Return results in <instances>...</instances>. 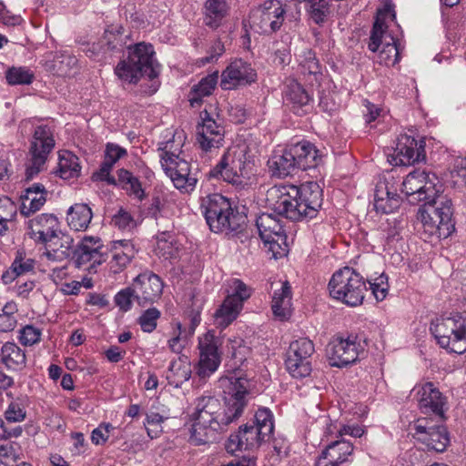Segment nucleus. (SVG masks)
<instances>
[{
    "mask_svg": "<svg viewBox=\"0 0 466 466\" xmlns=\"http://www.w3.org/2000/svg\"><path fill=\"white\" fill-rule=\"evenodd\" d=\"M132 286L137 294V304L147 307L161 298L164 283L158 275L146 270L133 279Z\"/></svg>",
    "mask_w": 466,
    "mask_h": 466,
    "instance_id": "obj_18",
    "label": "nucleus"
},
{
    "mask_svg": "<svg viewBox=\"0 0 466 466\" xmlns=\"http://www.w3.org/2000/svg\"><path fill=\"white\" fill-rule=\"evenodd\" d=\"M200 117L202 122L197 127V141L201 149L208 152L220 147L224 141V127L210 117L207 110L200 113Z\"/></svg>",
    "mask_w": 466,
    "mask_h": 466,
    "instance_id": "obj_22",
    "label": "nucleus"
},
{
    "mask_svg": "<svg viewBox=\"0 0 466 466\" xmlns=\"http://www.w3.org/2000/svg\"><path fill=\"white\" fill-rule=\"evenodd\" d=\"M402 228V220L397 218H388L385 223H381L380 228L387 245L391 246L401 239Z\"/></svg>",
    "mask_w": 466,
    "mask_h": 466,
    "instance_id": "obj_43",
    "label": "nucleus"
},
{
    "mask_svg": "<svg viewBox=\"0 0 466 466\" xmlns=\"http://www.w3.org/2000/svg\"><path fill=\"white\" fill-rule=\"evenodd\" d=\"M256 172L255 157L246 145H236L229 147L219 162L210 170L212 177L222 178L224 181L237 186L246 184Z\"/></svg>",
    "mask_w": 466,
    "mask_h": 466,
    "instance_id": "obj_8",
    "label": "nucleus"
},
{
    "mask_svg": "<svg viewBox=\"0 0 466 466\" xmlns=\"http://www.w3.org/2000/svg\"><path fill=\"white\" fill-rule=\"evenodd\" d=\"M130 253H123L119 251V248L116 245L114 247L113 256L111 259V268L115 273L121 271L124 268H126L131 261Z\"/></svg>",
    "mask_w": 466,
    "mask_h": 466,
    "instance_id": "obj_56",
    "label": "nucleus"
},
{
    "mask_svg": "<svg viewBox=\"0 0 466 466\" xmlns=\"http://www.w3.org/2000/svg\"><path fill=\"white\" fill-rule=\"evenodd\" d=\"M112 224L121 230L132 229L136 223L133 217L127 211L120 209L113 218Z\"/></svg>",
    "mask_w": 466,
    "mask_h": 466,
    "instance_id": "obj_55",
    "label": "nucleus"
},
{
    "mask_svg": "<svg viewBox=\"0 0 466 466\" xmlns=\"http://www.w3.org/2000/svg\"><path fill=\"white\" fill-rule=\"evenodd\" d=\"M251 425L258 428L262 435L269 439L274 431L273 414L270 410L268 408L258 409L255 413Z\"/></svg>",
    "mask_w": 466,
    "mask_h": 466,
    "instance_id": "obj_41",
    "label": "nucleus"
},
{
    "mask_svg": "<svg viewBox=\"0 0 466 466\" xmlns=\"http://www.w3.org/2000/svg\"><path fill=\"white\" fill-rule=\"evenodd\" d=\"M17 324L15 316H7L0 313V332L12 331Z\"/></svg>",
    "mask_w": 466,
    "mask_h": 466,
    "instance_id": "obj_63",
    "label": "nucleus"
},
{
    "mask_svg": "<svg viewBox=\"0 0 466 466\" xmlns=\"http://www.w3.org/2000/svg\"><path fill=\"white\" fill-rule=\"evenodd\" d=\"M401 191L412 198L410 202L425 201L417 213L423 231L428 237L447 238L455 229L453 208L450 198L440 195L441 185L435 174L415 170L401 183Z\"/></svg>",
    "mask_w": 466,
    "mask_h": 466,
    "instance_id": "obj_2",
    "label": "nucleus"
},
{
    "mask_svg": "<svg viewBox=\"0 0 466 466\" xmlns=\"http://www.w3.org/2000/svg\"><path fill=\"white\" fill-rule=\"evenodd\" d=\"M173 141L165 142L164 146L160 147L161 154V166L166 174L177 173L182 175L190 174L189 163L184 159H180L177 150H173Z\"/></svg>",
    "mask_w": 466,
    "mask_h": 466,
    "instance_id": "obj_30",
    "label": "nucleus"
},
{
    "mask_svg": "<svg viewBox=\"0 0 466 466\" xmlns=\"http://www.w3.org/2000/svg\"><path fill=\"white\" fill-rule=\"evenodd\" d=\"M285 13L279 0H267L250 11L248 23L254 32L268 35L279 30Z\"/></svg>",
    "mask_w": 466,
    "mask_h": 466,
    "instance_id": "obj_12",
    "label": "nucleus"
},
{
    "mask_svg": "<svg viewBox=\"0 0 466 466\" xmlns=\"http://www.w3.org/2000/svg\"><path fill=\"white\" fill-rule=\"evenodd\" d=\"M33 78V73L24 67H12L6 73V80L10 85H29Z\"/></svg>",
    "mask_w": 466,
    "mask_h": 466,
    "instance_id": "obj_48",
    "label": "nucleus"
},
{
    "mask_svg": "<svg viewBox=\"0 0 466 466\" xmlns=\"http://www.w3.org/2000/svg\"><path fill=\"white\" fill-rule=\"evenodd\" d=\"M160 311L157 308L145 310L138 319V323L144 332H152L157 328V321L160 318Z\"/></svg>",
    "mask_w": 466,
    "mask_h": 466,
    "instance_id": "obj_50",
    "label": "nucleus"
},
{
    "mask_svg": "<svg viewBox=\"0 0 466 466\" xmlns=\"http://www.w3.org/2000/svg\"><path fill=\"white\" fill-rule=\"evenodd\" d=\"M200 211L211 231L215 233L241 232L246 225V216L234 208L220 194L208 195L201 198Z\"/></svg>",
    "mask_w": 466,
    "mask_h": 466,
    "instance_id": "obj_7",
    "label": "nucleus"
},
{
    "mask_svg": "<svg viewBox=\"0 0 466 466\" xmlns=\"http://www.w3.org/2000/svg\"><path fill=\"white\" fill-rule=\"evenodd\" d=\"M5 418L9 422H19L25 420V412L16 403H11L5 412Z\"/></svg>",
    "mask_w": 466,
    "mask_h": 466,
    "instance_id": "obj_60",
    "label": "nucleus"
},
{
    "mask_svg": "<svg viewBox=\"0 0 466 466\" xmlns=\"http://www.w3.org/2000/svg\"><path fill=\"white\" fill-rule=\"evenodd\" d=\"M56 146L54 129L48 125H39L34 129L25 163V180L34 179L45 169L49 154Z\"/></svg>",
    "mask_w": 466,
    "mask_h": 466,
    "instance_id": "obj_11",
    "label": "nucleus"
},
{
    "mask_svg": "<svg viewBox=\"0 0 466 466\" xmlns=\"http://www.w3.org/2000/svg\"><path fill=\"white\" fill-rule=\"evenodd\" d=\"M430 329L441 348L458 354L466 351V315L436 319Z\"/></svg>",
    "mask_w": 466,
    "mask_h": 466,
    "instance_id": "obj_10",
    "label": "nucleus"
},
{
    "mask_svg": "<svg viewBox=\"0 0 466 466\" xmlns=\"http://www.w3.org/2000/svg\"><path fill=\"white\" fill-rule=\"evenodd\" d=\"M242 308L243 306L235 302L234 299L226 298L214 315L216 324L225 329L237 319Z\"/></svg>",
    "mask_w": 466,
    "mask_h": 466,
    "instance_id": "obj_38",
    "label": "nucleus"
},
{
    "mask_svg": "<svg viewBox=\"0 0 466 466\" xmlns=\"http://www.w3.org/2000/svg\"><path fill=\"white\" fill-rule=\"evenodd\" d=\"M220 345V339L215 335L214 331L209 330L199 337V360L197 375L200 380H206L218 369L221 363Z\"/></svg>",
    "mask_w": 466,
    "mask_h": 466,
    "instance_id": "obj_15",
    "label": "nucleus"
},
{
    "mask_svg": "<svg viewBox=\"0 0 466 466\" xmlns=\"http://www.w3.org/2000/svg\"><path fill=\"white\" fill-rule=\"evenodd\" d=\"M268 201L274 213L291 221L313 218L322 206V189L316 182L300 187L279 185L267 192Z\"/></svg>",
    "mask_w": 466,
    "mask_h": 466,
    "instance_id": "obj_4",
    "label": "nucleus"
},
{
    "mask_svg": "<svg viewBox=\"0 0 466 466\" xmlns=\"http://www.w3.org/2000/svg\"><path fill=\"white\" fill-rule=\"evenodd\" d=\"M369 289L378 301H382L389 291L388 276L381 273L376 278L370 277L367 279Z\"/></svg>",
    "mask_w": 466,
    "mask_h": 466,
    "instance_id": "obj_47",
    "label": "nucleus"
},
{
    "mask_svg": "<svg viewBox=\"0 0 466 466\" xmlns=\"http://www.w3.org/2000/svg\"><path fill=\"white\" fill-rule=\"evenodd\" d=\"M232 293L227 298L234 299L235 302L240 303L243 306L245 300H247L250 295V289L240 279H235L231 284Z\"/></svg>",
    "mask_w": 466,
    "mask_h": 466,
    "instance_id": "obj_53",
    "label": "nucleus"
},
{
    "mask_svg": "<svg viewBox=\"0 0 466 466\" xmlns=\"http://www.w3.org/2000/svg\"><path fill=\"white\" fill-rule=\"evenodd\" d=\"M257 74L250 64L242 59L232 61L222 72L220 86L230 90L238 86L249 85L256 81Z\"/></svg>",
    "mask_w": 466,
    "mask_h": 466,
    "instance_id": "obj_23",
    "label": "nucleus"
},
{
    "mask_svg": "<svg viewBox=\"0 0 466 466\" xmlns=\"http://www.w3.org/2000/svg\"><path fill=\"white\" fill-rule=\"evenodd\" d=\"M127 150L124 147L113 143H108L105 151V160L100 167L101 175H108L113 166L124 156Z\"/></svg>",
    "mask_w": 466,
    "mask_h": 466,
    "instance_id": "obj_42",
    "label": "nucleus"
},
{
    "mask_svg": "<svg viewBox=\"0 0 466 466\" xmlns=\"http://www.w3.org/2000/svg\"><path fill=\"white\" fill-rule=\"evenodd\" d=\"M320 162L321 156L316 147L309 141H300L273 151L268 160V167L272 177L281 178L296 170L314 168Z\"/></svg>",
    "mask_w": 466,
    "mask_h": 466,
    "instance_id": "obj_6",
    "label": "nucleus"
},
{
    "mask_svg": "<svg viewBox=\"0 0 466 466\" xmlns=\"http://www.w3.org/2000/svg\"><path fill=\"white\" fill-rule=\"evenodd\" d=\"M27 235L37 243L46 244L59 232V221L53 214H40L26 222Z\"/></svg>",
    "mask_w": 466,
    "mask_h": 466,
    "instance_id": "obj_25",
    "label": "nucleus"
},
{
    "mask_svg": "<svg viewBox=\"0 0 466 466\" xmlns=\"http://www.w3.org/2000/svg\"><path fill=\"white\" fill-rule=\"evenodd\" d=\"M284 100L295 114L303 115L309 108L311 97L299 83L290 81L286 86Z\"/></svg>",
    "mask_w": 466,
    "mask_h": 466,
    "instance_id": "obj_29",
    "label": "nucleus"
},
{
    "mask_svg": "<svg viewBox=\"0 0 466 466\" xmlns=\"http://www.w3.org/2000/svg\"><path fill=\"white\" fill-rule=\"evenodd\" d=\"M420 411L424 414H433L439 421L445 420L446 399L433 383L427 382L416 386L412 390Z\"/></svg>",
    "mask_w": 466,
    "mask_h": 466,
    "instance_id": "obj_19",
    "label": "nucleus"
},
{
    "mask_svg": "<svg viewBox=\"0 0 466 466\" xmlns=\"http://www.w3.org/2000/svg\"><path fill=\"white\" fill-rule=\"evenodd\" d=\"M224 51L225 47L223 43L220 40L215 41L208 51L209 55L202 58L203 64L211 63L217 60L224 53Z\"/></svg>",
    "mask_w": 466,
    "mask_h": 466,
    "instance_id": "obj_61",
    "label": "nucleus"
},
{
    "mask_svg": "<svg viewBox=\"0 0 466 466\" xmlns=\"http://www.w3.org/2000/svg\"><path fill=\"white\" fill-rule=\"evenodd\" d=\"M353 450V444L344 439L334 441L322 451L315 465L342 466L343 463L350 461Z\"/></svg>",
    "mask_w": 466,
    "mask_h": 466,
    "instance_id": "obj_27",
    "label": "nucleus"
},
{
    "mask_svg": "<svg viewBox=\"0 0 466 466\" xmlns=\"http://www.w3.org/2000/svg\"><path fill=\"white\" fill-rule=\"evenodd\" d=\"M364 430L360 425H344L339 430V435H350L355 438H360L363 435Z\"/></svg>",
    "mask_w": 466,
    "mask_h": 466,
    "instance_id": "obj_64",
    "label": "nucleus"
},
{
    "mask_svg": "<svg viewBox=\"0 0 466 466\" xmlns=\"http://www.w3.org/2000/svg\"><path fill=\"white\" fill-rule=\"evenodd\" d=\"M319 106L321 111L327 113L329 116H332L339 108V106L329 95H324L320 97Z\"/></svg>",
    "mask_w": 466,
    "mask_h": 466,
    "instance_id": "obj_62",
    "label": "nucleus"
},
{
    "mask_svg": "<svg viewBox=\"0 0 466 466\" xmlns=\"http://www.w3.org/2000/svg\"><path fill=\"white\" fill-rule=\"evenodd\" d=\"M229 5L227 0H206L204 4V24L218 28L228 15Z\"/></svg>",
    "mask_w": 466,
    "mask_h": 466,
    "instance_id": "obj_32",
    "label": "nucleus"
},
{
    "mask_svg": "<svg viewBox=\"0 0 466 466\" xmlns=\"http://www.w3.org/2000/svg\"><path fill=\"white\" fill-rule=\"evenodd\" d=\"M186 345V329L178 321L172 323L171 337L167 339L168 349L176 353L180 354Z\"/></svg>",
    "mask_w": 466,
    "mask_h": 466,
    "instance_id": "obj_45",
    "label": "nucleus"
},
{
    "mask_svg": "<svg viewBox=\"0 0 466 466\" xmlns=\"http://www.w3.org/2000/svg\"><path fill=\"white\" fill-rule=\"evenodd\" d=\"M386 29L387 25L379 15L370 32L368 48L373 53L378 52L380 64L392 66L400 60V49L394 37L386 34Z\"/></svg>",
    "mask_w": 466,
    "mask_h": 466,
    "instance_id": "obj_14",
    "label": "nucleus"
},
{
    "mask_svg": "<svg viewBox=\"0 0 466 466\" xmlns=\"http://www.w3.org/2000/svg\"><path fill=\"white\" fill-rule=\"evenodd\" d=\"M218 79V73L216 71L212 74L203 77L198 84L193 86L189 94V102L191 106L195 107L202 103V99L205 96H208L212 94L213 90L217 86Z\"/></svg>",
    "mask_w": 466,
    "mask_h": 466,
    "instance_id": "obj_36",
    "label": "nucleus"
},
{
    "mask_svg": "<svg viewBox=\"0 0 466 466\" xmlns=\"http://www.w3.org/2000/svg\"><path fill=\"white\" fill-rule=\"evenodd\" d=\"M401 198L398 194V186L393 177L380 179L375 187L374 207L377 212L389 214L398 209Z\"/></svg>",
    "mask_w": 466,
    "mask_h": 466,
    "instance_id": "obj_24",
    "label": "nucleus"
},
{
    "mask_svg": "<svg viewBox=\"0 0 466 466\" xmlns=\"http://www.w3.org/2000/svg\"><path fill=\"white\" fill-rule=\"evenodd\" d=\"M114 427L110 423H101L97 428L94 429L91 433V441L96 445L106 443L109 438L110 431Z\"/></svg>",
    "mask_w": 466,
    "mask_h": 466,
    "instance_id": "obj_58",
    "label": "nucleus"
},
{
    "mask_svg": "<svg viewBox=\"0 0 466 466\" xmlns=\"http://www.w3.org/2000/svg\"><path fill=\"white\" fill-rule=\"evenodd\" d=\"M18 459L13 443L0 444V462L5 466H12Z\"/></svg>",
    "mask_w": 466,
    "mask_h": 466,
    "instance_id": "obj_59",
    "label": "nucleus"
},
{
    "mask_svg": "<svg viewBox=\"0 0 466 466\" xmlns=\"http://www.w3.org/2000/svg\"><path fill=\"white\" fill-rule=\"evenodd\" d=\"M81 167L78 157L69 151H64L59 155L58 175L63 179L77 177L80 174Z\"/></svg>",
    "mask_w": 466,
    "mask_h": 466,
    "instance_id": "obj_40",
    "label": "nucleus"
},
{
    "mask_svg": "<svg viewBox=\"0 0 466 466\" xmlns=\"http://www.w3.org/2000/svg\"><path fill=\"white\" fill-rule=\"evenodd\" d=\"M118 186L129 196L138 200H142L146 197L139 179L127 169L121 168L118 170Z\"/></svg>",
    "mask_w": 466,
    "mask_h": 466,
    "instance_id": "obj_39",
    "label": "nucleus"
},
{
    "mask_svg": "<svg viewBox=\"0 0 466 466\" xmlns=\"http://www.w3.org/2000/svg\"><path fill=\"white\" fill-rule=\"evenodd\" d=\"M425 159L423 141L418 142L414 137L406 134L397 138L390 162L394 166H410Z\"/></svg>",
    "mask_w": 466,
    "mask_h": 466,
    "instance_id": "obj_20",
    "label": "nucleus"
},
{
    "mask_svg": "<svg viewBox=\"0 0 466 466\" xmlns=\"http://www.w3.org/2000/svg\"><path fill=\"white\" fill-rule=\"evenodd\" d=\"M47 191L40 183H35L25 189L21 195L20 213L25 217H29L41 209L46 202Z\"/></svg>",
    "mask_w": 466,
    "mask_h": 466,
    "instance_id": "obj_28",
    "label": "nucleus"
},
{
    "mask_svg": "<svg viewBox=\"0 0 466 466\" xmlns=\"http://www.w3.org/2000/svg\"><path fill=\"white\" fill-rule=\"evenodd\" d=\"M291 289L289 282H284L279 290H275L272 299V311L280 320L287 319L290 315Z\"/></svg>",
    "mask_w": 466,
    "mask_h": 466,
    "instance_id": "obj_34",
    "label": "nucleus"
},
{
    "mask_svg": "<svg viewBox=\"0 0 466 466\" xmlns=\"http://www.w3.org/2000/svg\"><path fill=\"white\" fill-rule=\"evenodd\" d=\"M359 354L360 345L354 336H349L346 339L334 338L327 347L329 363L335 367H344L354 363L358 360Z\"/></svg>",
    "mask_w": 466,
    "mask_h": 466,
    "instance_id": "obj_21",
    "label": "nucleus"
},
{
    "mask_svg": "<svg viewBox=\"0 0 466 466\" xmlns=\"http://www.w3.org/2000/svg\"><path fill=\"white\" fill-rule=\"evenodd\" d=\"M131 285L126 289H121L115 296V303L123 311H128L132 307V301H137V294Z\"/></svg>",
    "mask_w": 466,
    "mask_h": 466,
    "instance_id": "obj_51",
    "label": "nucleus"
},
{
    "mask_svg": "<svg viewBox=\"0 0 466 466\" xmlns=\"http://www.w3.org/2000/svg\"><path fill=\"white\" fill-rule=\"evenodd\" d=\"M167 175L173 181L174 186L177 188L183 190L185 192L192 191L195 188L196 184L198 182V179L196 177H192L190 174L189 175H182V174H177L174 172V173L167 174Z\"/></svg>",
    "mask_w": 466,
    "mask_h": 466,
    "instance_id": "obj_54",
    "label": "nucleus"
},
{
    "mask_svg": "<svg viewBox=\"0 0 466 466\" xmlns=\"http://www.w3.org/2000/svg\"><path fill=\"white\" fill-rule=\"evenodd\" d=\"M297 56L304 74L315 75L319 72V61L311 49L305 48Z\"/></svg>",
    "mask_w": 466,
    "mask_h": 466,
    "instance_id": "obj_46",
    "label": "nucleus"
},
{
    "mask_svg": "<svg viewBox=\"0 0 466 466\" xmlns=\"http://www.w3.org/2000/svg\"><path fill=\"white\" fill-rule=\"evenodd\" d=\"M439 422L433 423L429 418L419 419L414 426L413 436L428 451L443 452L450 443V437L447 428Z\"/></svg>",
    "mask_w": 466,
    "mask_h": 466,
    "instance_id": "obj_17",
    "label": "nucleus"
},
{
    "mask_svg": "<svg viewBox=\"0 0 466 466\" xmlns=\"http://www.w3.org/2000/svg\"><path fill=\"white\" fill-rule=\"evenodd\" d=\"M16 214V206L6 197H0V235L5 234L8 230L7 223Z\"/></svg>",
    "mask_w": 466,
    "mask_h": 466,
    "instance_id": "obj_44",
    "label": "nucleus"
},
{
    "mask_svg": "<svg viewBox=\"0 0 466 466\" xmlns=\"http://www.w3.org/2000/svg\"><path fill=\"white\" fill-rule=\"evenodd\" d=\"M451 177L458 186L466 187V158L459 157L455 160L451 170Z\"/></svg>",
    "mask_w": 466,
    "mask_h": 466,
    "instance_id": "obj_57",
    "label": "nucleus"
},
{
    "mask_svg": "<svg viewBox=\"0 0 466 466\" xmlns=\"http://www.w3.org/2000/svg\"><path fill=\"white\" fill-rule=\"evenodd\" d=\"M266 439L268 438L262 435L258 428L247 423L239 427L238 432L230 435L226 447L231 453L238 451H253L258 449Z\"/></svg>",
    "mask_w": 466,
    "mask_h": 466,
    "instance_id": "obj_26",
    "label": "nucleus"
},
{
    "mask_svg": "<svg viewBox=\"0 0 466 466\" xmlns=\"http://www.w3.org/2000/svg\"><path fill=\"white\" fill-rule=\"evenodd\" d=\"M314 351L313 342L307 338H299L289 344L286 366L292 377L304 378L310 374Z\"/></svg>",
    "mask_w": 466,
    "mask_h": 466,
    "instance_id": "obj_16",
    "label": "nucleus"
},
{
    "mask_svg": "<svg viewBox=\"0 0 466 466\" xmlns=\"http://www.w3.org/2000/svg\"><path fill=\"white\" fill-rule=\"evenodd\" d=\"M190 377L191 368L186 356H181L170 362L167 372V380L169 384L178 387L187 381Z\"/></svg>",
    "mask_w": 466,
    "mask_h": 466,
    "instance_id": "obj_37",
    "label": "nucleus"
},
{
    "mask_svg": "<svg viewBox=\"0 0 466 466\" xmlns=\"http://www.w3.org/2000/svg\"><path fill=\"white\" fill-rule=\"evenodd\" d=\"M73 238L61 230L45 245L43 256L49 262H62L72 254ZM107 248L99 238L85 237L77 248L73 252L76 264L78 268L86 267L89 271L104 263L106 258Z\"/></svg>",
    "mask_w": 466,
    "mask_h": 466,
    "instance_id": "obj_5",
    "label": "nucleus"
},
{
    "mask_svg": "<svg viewBox=\"0 0 466 466\" xmlns=\"http://www.w3.org/2000/svg\"><path fill=\"white\" fill-rule=\"evenodd\" d=\"M278 215L262 213L256 219V226L264 246L272 253L274 258L287 252V235Z\"/></svg>",
    "mask_w": 466,
    "mask_h": 466,
    "instance_id": "obj_13",
    "label": "nucleus"
},
{
    "mask_svg": "<svg viewBox=\"0 0 466 466\" xmlns=\"http://www.w3.org/2000/svg\"><path fill=\"white\" fill-rule=\"evenodd\" d=\"M1 361L9 370H21L26 364L25 353L15 343L6 342L1 349Z\"/></svg>",
    "mask_w": 466,
    "mask_h": 466,
    "instance_id": "obj_35",
    "label": "nucleus"
},
{
    "mask_svg": "<svg viewBox=\"0 0 466 466\" xmlns=\"http://www.w3.org/2000/svg\"><path fill=\"white\" fill-rule=\"evenodd\" d=\"M224 406L215 396L203 395L195 400L191 414L193 425L190 441L195 445L209 442L216 433L237 421L248 404L250 384L245 378H226L221 380Z\"/></svg>",
    "mask_w": 466,
    "mask_h": 466,
    "instance_id": "obj_1",
    "label": "nucleus"
},
{
    "mask_svg": "<svg viewBox=\"0 0 466 466\" xmlns=\"http://www.w3.org/2000/svg\"><path fill=\"white\" fill-rule=\"evenodd\" d=\"M93 218V213L88 205L76 203L69 208L66 214V221L70 228L76 231L86 230Z\"/></svg>",
    "mask_w": 466,
    "mask_h": 466,
    "instance_id": "obj_33",
    "label": "nucleus"
},
{
    "mask_svg": "<svg viewBox=\"0 0 466 466\" xmlns=\"http://www.w3.org/2000/svg\"><path fill=\"white\" fill-rule=\"evenodd\" d=\"M331 298L348 306L357 307L364 299L368 290L364 278L350 267L335 271L329 282Z\"/></svg>",
    "mask_w": 466,
    "mask_h": 466,
    "instance_id": "obj_9",
    "label": "nucleus"
},
{
    "mask_svg": "<svg viewBox=\"0 0 466 466\" xmlns=\"http://www.w3.org/2000/svg\"><path fill=\"white\" fill-rule=\"evenodd\" d=\"M129 35L125 34L121 25L108 26L101 39V47L104 52L120 53L127 48L128 56L121 60L115 68V73L124 82L137 84L142 76L150 80L159 75L160 66L154 56L155 50L151 44L140 42L135 45L128 44Z\"/></svg>",
    "mask_w": 466,
    "mask_h": 466,
    "instance_id": "obj_3",
    "label": "nucleus"
},
{
    "mask_svg": "<svg viewBox=\"0 0 466 466\" xmlns=\"http://www.w3.org/2000/svg\"><path fill=\"white\" fill-rule=\"evenodd\" d=\"M35 267V259L27 257L24 251L18 250L10 268L2 274L1 279L4 284L8 285L17 278L34 272Z\"/></svg>",
    "mask_w": 466,
    "mask_h": 466,
    "instance_id": "obj_31",
    "label": "nucleus"
},
{
    "mask_svg": "<svg viewBox=\"0 0 466 466\" xmlns=\"http://www.w3.org/2000/svg\"><path fill=\"white\" fill-rule=\"evenodd\" d=\"M19 341L24 346H33L40 341L42 332L33 325H26L19 331Z\"/></svg>",
    "mask_w": 466,
    "mask_h": 466,
    "instance_id": "obj_52",
    "label": "nucleus"
},
{
    "mask_svg": "<svg viewBox=\"0 0 466 466\" xmlns=\"http://www.w3.org/2000/svg\"><path fill=\"white\" fill-rule=\"evenodd\" d=\"M157 251L165 258L175 255L176 248L174 246V238L170 233L162 232L157 238Z\"/></svg>",
    "mask_w": 466,
    "mask_h": 466,
    "instance_id": "obj_49",
    "label": "nucleus"
}]
</instances>
